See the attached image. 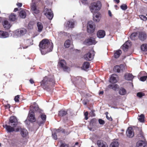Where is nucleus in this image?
I'll use <instances>...</instances> for the list:
<instances>
[{"instance_id":"obj_53","label":"nucleus","mask_w":147,"mask_h":147,"mask_svg":"<svg viewBox=\"0 0 147 147\" xmlns=\"http://www.w3.org/2000/svg\"><path fill=\"white\" fill-rule=\"evenodd\" d=\"M26 42H30V45L33 44V43H32V42H33V40L32 39H28L26 41Z\"/></svg>"},{"instance_id":"obj_47","label":"nucleus","mask_w":147,"mask_h":147,"mask_svg":"<svg viewBox=\"0 0 147 147\" xmlns=\"http://www.w3.org/2000/svg\"><path fill=\"white\" fill-rule=\"evenodd\" d=\"M144 94L143 93L141 92H139L137 93V96L140 97L141 98L142 97L144 96Z\"/></svg>"},{"instance_id":"obj_45","label":"nucleus","mask_w":147,"mask_h":147,"mask_svg":"<svg viewBox=\"0 0 147 147\" xmlns=\"http://www.w3.org/2000/svg\"><path fill=\"white\" fill-rule=\"evenodd\" d=\"M55 130L57 133L60 132H64V130L61 127H59V128L58 129H55Z\"/></svg>"},{"instance_id":"obj_40","label":"nucleus","mask_w":147,"mask_h":147,"mask_svg":"<svg viewBox=\"0 0 147 147\" xmlns=\"http://www.w3.org/2000/svg\"><path fill=\"white\" fill-rule=\"evenodd\" d=\"M67 114V111L63 110H61L59 111V115L60 116H63Z\"/></svg>"},{"instance_id":"obj_14","label":"nucleus","mask_w":147,"mask_h":147,"mask_svg":"<svg viewBox=\"0 0 147 147\" xmlns=\"http://www.w3.org/2000/svg\"><path fill=\"white\" fill-rule=\"evenodd\" d=\"M118 79V76L116 74H113L110 78L109 81L111 83H114L117 82Z\"/></svg>"},{"instance_id":"obj_42","label":"nucleus","mask_w":147,"mask_h":147,"mask_svg":"<svg viewBox=\"0 0 147 147\" xmlns=\"http://www.w3.org/2000/svg\"><path fill=\"white\" fill-rule=\"evenodd\" d=\"M144 115H140L138 118L139 121L140 122H143L144 121Z\"/></svg>"},{"instance_id":"obj_35","label":"nucleus","mask_w":147,"mask_h":147,"mask_svg":"<svg viewBox=\"0 0 147 147\" xmlns=\"http://www.w3.org/2000/svg\"><path fill=\"white\" fill-rule=\"evenodd\" d=\"M108 87L110 88H111L114 90H116L119 88L118 86L116 84H110L108 86Z\"/></svg>"},{"instance_id":"obj_60","label":"nucleus","mask_w":147,"mask_h":147,"mask_svg":"<svg viewBox=\"0 0 147 147\" xmlns=\"http://www.w3.org/2000/svg\"><path fill=\"white\" fill-rule=\"evenodd\" d=\"M21 128H20H20H17V129H16V130H15V131H17V132H18V131H20V129H21Z\"/></svg>"},{"instance_id":"obj_31","label":"nucleus","mask_w":147,"mask_h":147,"mask_svg":"<svg viewBox=\"0 0 147 147\" xmlns=\"http://www.w3.org/2000/svg\"><path fill=\"white\" fill-rule=\"evenodd\" d=\"M5 126L6 129L8 132H10L15 131L14 128L13 127H12L10 125H5Z\"/></svg>"},{"instance_id":"obj_25","label":"nucleus","mask_w":147,"mask_h":147,"mask_svg":"<svg viewBox=\"0 0 147 147\" xmlns=\"http://www.w3.org/2000/svg\"><path fill=\"white\" fill-rule=\"evenodd\" d=\"M40 118L42 120L40 121H38V123L40 125L44 123L46 120V116L44 114H42L40 115Z\"/></svg>"},{"instance_id":"obj_46","label":"nucleus","mask_w":147,"mask_h":147,"mask_svg":"<svg viewBox=\"0 0 147 147\" xmlns=\"http://www.w3.org/2000/svg\"><path fill=\"white\" fill-rule=\"evenodd\" d=\"M121 8L123 10H125L127 8V5H125L123 4L121 5Z\"/></svg>"},{"instance_id":"obj_29","label":"nucleus","mask_w":147,"mask_h":147,"mask_svg":"<svg viewBox=\"0 0 147 147\" xmlns=\"http://www.w3.org/2000/svg\"><path fill=\"white\" fill-rule=\"evenodd\" d=\"M122 53L121 50H118L115 51L114 56L115 58H117L119 57Z\"/></svg>"},{"instance_id":"obj_10","label":"nucleus","mask_w":147,"mask_h":147,"mask_svg":"<svg viewBox=\"0 0 147 147\" xmlns=\"http://www.w3.org/2000/svg\"><path fill=\"white\" fill-rule=\"evenodd\" d=\"M58 65L62 68L64 71H66L68 69V67L66 66V63L64 60L60 61L58 62Z\"/></svg>"},{"instance_id":"obj_6","label":"nucleus","mask_w":147,"mask_h":147,"mask_svg":"<svg viewBox=\"0 0 147 147\" xmlns=\"http://www.w3.org/2000/svg\"><path fill=\"white\" fill-rule=\"evenodd\" d=\"M95 25L94 22L92 21H90L88 22L87 26V31L88 33H92L94 31L95 28Z\"/></svg>"},{"instance_id":"obj_18","label":"nucleus","mask_w":147,"mask_h":147,"mask_svg":"<svg viewBox=\"0 0 147 147\" xmlns=\"http://www.w3.org/2000/svg\"><path fill=\"white\" fill-rule=\"evenodd\" d=\"M124 67L123 65H116L114 68L115 71H116L117 72H119L121 71H122L124 69Z\"/></svg>"},{"instance_id":"obj_32","label":"nucleus","mask_w":147,"mask_h":147,"mask_svg":"<svg viewBox=\"0 0 147 147\" xmlns=\"http://www.w3.org/2000/svg\"><path fill=\"white\" fill-rule=\"evenodd\" d=\"M19 14L20 17L23 18H25L26 16V13L24 9L21 11Z\"/></svg>"},{"instance_id":"obj_38","label":"nucleus","mask_w":147,"mask_h":147,"mask_svg":"<svg viewBox=\"0 0 147 147\" xmlns=\"http://www.w3.org/2000/svg\"><path fill=\"white\" fill-rule=\"evenodd\" d=\"M71 41L69 40H67L65 42L64 45V46L66 48H68L71 45Z\"/></svg>"},{"instance_id":"obj_41","label":"nucleus","mask_w":147,"mask_h":147,"mask_svg":"<svg viewBox=\"0 0 147 147\" xmlns=\"http://www.w3.org/2000/svg\"><path fill=\"white\" fill-rule=\"evenodd\" d=\"M141 48L142 51H147V44H143L141 46Z\"/></svg>"},{"instance_id":"obj_13","label":"nucleus","mask_w":147,"mask_h":147,"mask_svg":"<svg viewBox=\"0 0 147 147\" xmlns=\"http://www.w3.org/2000/svg\"><path fill=\"white\" fill-rule=\"evenodd\" d=\"M126 134L127 136L129 138H132L134 136V134L131 127H129L128 128Z\"/></svg>"},{"instance_id":"obj_15","label":"nucleus","mask_w":147,"mask_h":147,"mask_svg":"<svg viewBox=\"0 0 147 147\" xmlns=\"http://www.w3.org/2000/svg\"><path fill=\"white\" fill-rule=\"evenodd\" d=\"M85 43L87 45H90L96 43L94 39L93 38H91L86 40L85 41Z\"/></svg>"},{"instance_id":"obj_49","label":"nucleus","mask_w":147,"mask_h":147,"mask_svg":"<svg viewBox=\"0 0 147 147\" xmlns=\"http://www.w3.org/2000/svg\"><path fill=\"white\" fill-rule=\"evenodd\" d=\"M33 28V23L32 22H30L28 25V28L30 29H31Z\"/></svg>"},{"instance_id":"obj_34","label":"nucleus","mask_w":147,"mask_h":147,"mask_svg":"<svg viewBox=\"0 0 147 147\" xmlns=\"http://www.w3.org/2000/svg\"><path fill=\"white\" fill-rule=\"evenodd\" d=\"M9 18L11 21H14L17 19L16 16V15L13 13H11L9 16Z\"/></svg>"},{"instance_id":"obj_43","label":"nucleus","mask_w":147,"mask_h":147,"mask_svg":"<svg viewBox=\"0 0 147 147\" xmlns=\"http://www.w3.org/2000/svg\"><path fill=\"white\" fill-rule=\"evenodd\" d=\"M139 17L141 20L144 21H146L147 19L146 17L143 15H140L139 16Z\"/></svg>"},{"instance_id":"obj_17","label":"nucleus","mask_w":147,"mask_h":147,"mask_svg":"<svg viewBox=\"0 0 147 147\" xmlns=\"http://www.w3.org/2000/svg\"><path fill=\"white\" fill-rule=\"evenodd\" d=\"M20 134L23 137L25 138L28 135L27 130L24 128H21L20 130Z\"/></svg>"},{"instance_id":"obj_7","label":"nucleus","mask_w":147,"mask_h":147,"mask_svg":"<svg viewBox=\"0 0 147 147\" xmlns=\"http://www.w3.org/2000/svg\"><path fill=\"white\" fill-rule=\"evenodd\" d=\"M43 13L49 20H51L53 17V14L51 9L45 8L43 11Z\"/></svg>"},{"instance_id":"obj_56","label":"nucleus","mask_w":147,"mask_h":147,"mask_svg":"<svg viewBox=\"0 0 147 147\" xmlns=\"http://www.w3.org/2000/svg\"><path fill=\"white\" fill-rule=\"evenodd\" d=\"M90 113L91 114V115L92 116H95V114L94 113V111H92Z\"/></svg>"},{"instance_id":"obj_63","label":"nucleus","mask_w":147,"mask_h":147,"mask_svg":"<svg viewBox=\"0 0 147 147\" xmlns=\"http://www.w3.org/2000/svg\"><path fill=\"white\" fill-rule=\"evenodd\" d=\"M32 107H33L34 108V109L35 108H36V109H37L38 108L37 106V105H35V107H34L33 105H32Z\"/></svg>"},{"instance_id":"obj_21","label":"nucleus","mask_w":147,"mask_h":147,"mask_svg":"<svg viewBox=\"0 0 147 147\" xmlns=\"http://www.w3.org/2000/svg\"><path fill=\"white\" fill-rule=\"evenodd\" d=\"M146 142L144 140H140L137 143V147H145L146 145Z\"/></svg>"},{"instance_id":"obj_61","label":"nucleus","mask_w":147,"mask_h":147,"mask_svg":"<svg viewBox=\"0 0 147 147\" xmlns=\"http://www.w3.org/2000/svg\"><path fill=\"white\" fill-rule=\"evenodd\" d=\"M114 1L117 3H119L120 1L119 0H114Z\"/></svg>"},{"instance_id":"obj_64","label":"nucleus","mask_w":147,"mask_h":147,"mask_svg":"<svg viewBox=\"0 0 147 147\" xmlns=\"http://www.w3.org/2000/svg\"><path fill=\"white\" fill-rule=\"evenodd\" d=\"M141 139L144 140V137L143 136L141 135Z\"/></svg>"},{"instance_id":"obj_19","label":"nucleus","mask_w":147,"mask_h":147,"mask_svg":"<svg viewBox=\"0 0 147 147\" xmlns=\"http://www.w3.org/2000/svg\"><path fill=\"white\" fill-rule=\"evenodd\" d=\"M74 21L71 20L68 21L66 24H65V25L67 28H72L74 27Z\"/></svg>"},{"instance_id":"obj_28","label":"nucleus","mask_w":147,"mask_h":147,"mask_svg":"<svg viewBox=\"0 0 147 147\" xmlns=\"http://www.w3.org/2000/svg\"><path fill=\"white\" fill-rule=\"evenodd\" d=\"M131 45L130 42L129 41H128L126 42L123 45V48L125 51V49H127Z\"/></svg>"},{"instance_id":"obj_11","label":"nucleus","mask_w":147,"mask_h":147,"mask_svg":"<svg viewBox=\"0 0 147 147\" xmlns=\"http://www.w3.org/2000/svg\"><path fill=\"white\" fill-rule=\"evenodd\" d=\"M28 117V120L31 122H34L36 121L34 114L33 112L30 111Z\"/></svg>"},{"instance_id":"obj_9","label":"nucleus","mask_w":147,"mask_h":147,"mask_svg":"<svg viewBox=\"0 0 147 147\" xmlns=\"http://www.w3.org/2000/svg\"><path fill=\"white\" fill-rule=\"evenodd\" d=\"M9 123L11 126L16 127L18 124V120L16 117L14 116H11L9 119Z\"/></svg>"},{"instance_id":"obj_27","label":"nucleus","mask_w":147,"mask_h":147,"mask_svg":"<svg viewBox=\"0 0 147 147\" xmlns=\"http://www.w3.org/2000/svg\"><path fill=\"white\" fill-rule=\"evenodd\" d=\"M125 78L127 80H130L134 78V76L131 74H126L125 75Z\"/></svg>"},{"instance_id":"obj_50","label":"nucleus","mask_w":147,"mask_h":147,"mask_svg":"<svg viewBox=\"0 0 147 147\" xmlns=\"http://www.w3.org/2000/svg\"><path fill=\"white\" fill-rule=\"evenodd\" d=\"M20 96L18 95L16 96L14 98V100L16 102H18L19 101Z\"/></svg>"},{"instance_id":"obj_44","label":"nucleus","mask_w":147,"mask_h":147,"mask_svg":"<svg viewBox=\"0 0 147 147\" xmlns=\"http://www.w3.org/2000/svg\"><path fill=\"white\" fill-rule=\"evenodd\" d=\"M57 133L55 131L54 132V133L53 132L52 136L53 138L55 140H57V136L56 134Z\"/></svg>"},{"instance_id":"obj_55","label":"nucleus","mask_w":147,"mask_h":147,"mask_svg":"<svg viewBox=\"0 0 147 147\" xmlns=\"http://www.w3.org/2000/svg\"><path fill=\"white\" fill-rule=\"evenodd\" d=\"M88 115V112H85V113H84V115L85 117V119L86 120L88 119V117H87Z\"/></svg>"},{"instance_id":"obj_20","label":"nucleus","mask_w":147,"mask_h":147,"mask_svg":"<svg viewBox=\"0 0 147 147\" xmlns=\"http://www.w3.org/2000/svg\"><path fill=\"white\" fill-rule=\"evenodd\" d=\"M138 38L141 40H144L146 38V35L144 32H138Z\"/></svg>"},{"instance_id":"obj_30","label":"nucleus","mask_w":147,"mask_h":147,"mask_svg":"<svg viewBox=\"0 0 147 147\" xmlns=\"http://www.w3.org/2000/svg\"><path fill=\"white\" fill-rule=\"evenodd\" d=\"M82 80V78L80 77H77L74 78L73 80V81H74V84H78Z\"/></svg>"},{"instance_id":"obj_36","label":"nucleus","mask_w":147,"mask_h":147,"mask_svg":"<svg viewBox=\"0 0 147 147\" xmlns=\"http://www.w3.org/2000/svg\"><path fill=\"white\" fill-rule=\"evenodd\" d=\"M119 145V143L117 141H114L111 143L109 147H118Z\"/></svg>"},{"instance_id":"obj_26","label":"nucleus","mask_w":147,"mask_h":147,"mask_svg":"<svg viewBox=\"0 0 147 147\" xmlns=\"http://www.w3.org/2000/svg\"><path fill=\"white\" fill-rule=\"evenodd\" d=\"M138 32H134L130 36V38L132 40H135L138 38Z\"/></svg>"},{"instance_id":"obj_3","label":"nucleus","mask_w":147,"mask_h":147,"mask_svg":"<svg viewBox=\"0 0 147 147\" xmlns=\"http://www.w3.org/2000/svg\"><path fill=\"white\" fill-rule=\"evenodd\" d=\"M101 7V3L100 1L91 3L90 7V10L91 12L94 13L96 11L99 10Z\"/></svg>"},{"instance_id":"obj_4","label":"nucleus","mask_w":147,"mask_h":147,"mask_svg":"<svg viewBox=\"0 0 147 147\" xmlns=\"http://www.w3.org/2000/svg\"><path fill=\"white\" fill-rule=\"evenodd\" d=\"M94 55V51L91 49L88 53L84 55V58L86 60L91 61L93 59Z\"/></svg>"},{"instance_id":"obj_33","label":"nucleus","mask_w":147,"mask_h":147,"mask_svg":"<svg viewBox=\"0 0 147 147\" xmlns=\"http://www.w3.org/2000/svg\"><path fill=\"white\" fill-rule=\"evenodd\" d=\"M90 64L88 62H85L83 65L82 68L84 70H86L89 68V67Z\"/></svg>"},{"instance_id":"obj_23","label":"nucleus","mask_w":147,"mask_h":147,"mask_svg":"<svg viewBox=\"0 0 147 147\" xmlns=\"http://www.w3.org/2000/svg\"><path fill=\"white\" fill-rule=\"evenodd\" d=\"M8 36L9 34L8 32L0 30V38H5L8 37Z\"/></svg>"},{"instance_id":"obj_39","label":"nucleus","mask_w":147,"mask_h":147,"mask_svg":"<svg viewBox=\"0 0 147 147\" xmlns=\"http://www.w3.org/2000/svg\"><path fill=\"white\" fill-rule=\"evenodd\" d=\"M119 93L120 94L123 95L126 94V91L125 89L123 88H121L119 90Z\"/></svg>"},{"instance_id":"obj_1","label":"nucleus","mask_w":147,"mask_h":147,"mask_svg":"<svg viewBox=\"0 0 147 147\" xmlns=\"http://www.w3.org/2000/svg\"><path fill=\"white\" fill-rule=\"evenodd\" d=\"M39 47L42 54L45 55L52 51L53 47V44L51 40L45 39L40 42Z\"/></svg>"},{"instance_id":"obj_12","label":"nucleus","mask_w":147,"mask_h":147,"mask_svg":"<svg viewBox=\"0 0 147 147\" xmlns=\"http://www.w3.org/2000/svg\"><path fill=\"white\" fill-rule=\"evenodd\" d=\"M101 17V15L99 13L94 14L93 15V20L96 22H99L100 20Z\"/></svg>"},{"instance_id":"obj_51","label":"nucleus","mask_w":147,"mask_h":147,"mask_svg":"<svg viewBox=\"0 0 147 147\" xmlns=\"http://www.w3.org/2000/svg\"><path fill=\"white\" fill-rule=\"evenodd\" d=\"M99 123L100 124L103 125L105 123V121L102 119H100L98 120Z\"/></svg>"},{"instance_id":"obj_5","label":"nucleus","mask_w":147,"mask_h":147,"mask_svg":"<svg viewBox=\"0 0 147 147\" xmlns=\"http://www.w3.org/2000/svg\"><path fill=\"white\" fill-rule=\"evenodd\" d=\"M26 32V30L24 28L18 29L14 31V36L16 37H20L25 34Z\"/></svg>"},{"instance_id":"obj_24","label":"nucleus","mask_w":147,"mask_h":147,"mask_svg":"<svg viewBox=\"0 0 147 147\" xmlns=\"http://www.w3.org/2000/svg\"><path fill=\"white\" fill-rule=\"evenodd\" d=\"M3 25L4 28L5 29H9L11 26V25L9 23V22L7 20L4 21Z\"/></svg>"},{"instance_id":"obj_22","label":"nucleus","mask_w":147,"mask_h":147,"mask_svg":"<svg viewBox=\"0 0 147 147\" xmlns=\"http://www.w3.org/2000/svg\"><path fill=\"white\" fill-rule=\"evenodd\" d=\"M105 35V31L102 30H99L97 33V36L99 38H103Z\"/></svg>"},{"instance_id":"obj_52","label":"nucleus","mask_w":147,"mask_h":147,"mask_svg":"<svg viewBox=\"0 0 147 147\" xmlns=\"http://www.w3.org/2000/svg\"><path fill=\"white\" fill-rule=\"evenodd\" d=\"M108 113L107 112H106V115L107 118L109 120L111 121L112 119V118H111V117H109L107 115Z\"/></svg>"},{"instance_id":"obj_2","label":"nucleus","mask_w":147,"mask_h":147,"mask_svg":"<svg viewBox=\"0 0 147 147\" xmlns=\"http://www.w3.org/2000/svg\"><path fill=\"white\" fill-rule=\"evenodd\" d=\"M54 84V80L53 79H50L47 76H45L41 82V85L44 89H46L48 84L53 85Z\"/></svg>"},{"instance_id":"obj_59","label":"nucleus","mask_w":147,"mask_h":147,"mask_svg":"<svg viewBox=\"0 0 147 147\" xmlns=\"http://www.w3.org/2000/svg\"><path fill=\"white\" fill-rule=\"evenodd\" d=\"M108 13H109V15L110 16H112L111 13L110 11H109H109Z\"/></svg>"},{"instance_id":"obj_58","label":"nucleus","mask_w":147,"mask_h":147,"mask_svg":"<svg viewBox=\"0 0 147 147\" xmlns=\"http://www.w3.org/2000/svg\"><path fill=\"white\" fill-rule=\"evenodd\" d=\"M30 82L31 84H33L34 83L33 80L32 79H30Z\"/></svg>"},{"instance_id":"obj_8","label":"nucleus","mask_w":147,"mask_h":147,"mask_svg":"<svg viewBox=\"0 0 147 147\" xmlns=\"http://www.w3.org/2000/svg\"><path fill=\"white\" fill-rule=\"evenodd\" d=\"M31 11L34 14H37L39 12L38 7L36 4L35 3H32L31 6Z\"/></svg>"},{"instance_id":"obj_62","label":"nucleus","mask_w":147,"mask_h":147,"mask_svg":"<svg viewBox=\"0 0 147 147\" xmlns=\"http://www.w3.org/2000/svg\"><path fill=\"white\" fill-rule=\"evenodd\" d=\"M18 8H15L14 10V11H15V12H16V11H18Z\"/></svg>"},{"instance_id":"obj_54","label":"nucleus","mask_w":147,"mask_h":147,"mask_svg":"<svg viewBox=\"0 0 147 147\" xmlns=\"http://www.w3.org/2000/svg\"><path fill=\"white\" fill-rule=\"evenodd\" d=\"M61 147H69V146L65 144H62L61 145Z\"/></svg>"},{"instance_id":"obj_48","label":"nucleus","mask_w":147,"mask_h":147,"mask_svg":"<svg viewBox=\"0 0 147 147\" xmlns=\"http://www.w3.org/2000/svg\"><path fill=\"white\" fill-rule=\"evenodd\" d=\"M147 78V76H143L140 78V80L142 81H144L146 80Z\"/></svg>"},{"instance_id":"obj_37","label":"nucleus","mask_w":147,"mask_h":147,"mask_svg":"<svg viewBox=\"0 0 147 147\" xmlns=\"http://www.w3.org/2000/svg\"><path fill=\"white\" fill-rule=\"evenodd\" d=\"M37 26L38 28V31L40 32L42 30L43 26L42 24L40 22H38L37 23Z\"/></svg>"},{"instance_id":"obj_57","label":"nucleus","mask_w":147,"mask_h":147,"mask_svg":"<svg viewBox=\"0 0 147 147\" xmlns=\"http://www.w3.org/2000/svg\"><path fill=\"white\" fill-rule=\"evenodd\" d=\"M17 5L18 7H21L22 5V4L21 3H17Z\"/></svg>"},{"instance_id":"obj_16","label":"nucleus","mask_w":147,"mask_h":147,"mask_svg":"<svg viewBox=\"0 0 147 147\" xmlns=\"http://www.w3.org/2000/svg\"><path fill=\"white\" fill-rule=\"evenodd\" d=\"M97 144L98 147H108L106 143L101 140H98L97 142Z\"/></svg>"}]
</instances>
